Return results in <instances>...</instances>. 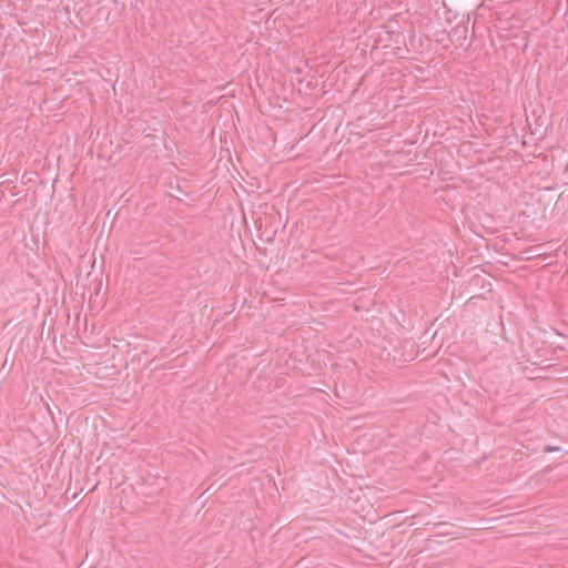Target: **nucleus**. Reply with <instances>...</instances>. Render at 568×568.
<instances>
[{
	"instance_id": "nucleus-1",
	"label": "nucleus",
	"mask_w": 568,
	"mask_h": 568,
	"mask_svg": "<svg viewBox=\"0 0 568 568\" xmlns=\"http://www.w3.org/2000/svg\"><path fill=\"white\" fill-rule=\"evenodd\" d=\"M557 449H558L557 447H551V446H548V447H547V450H548V452H554V450H557Z\"/></svg>"
}]
</instances>
